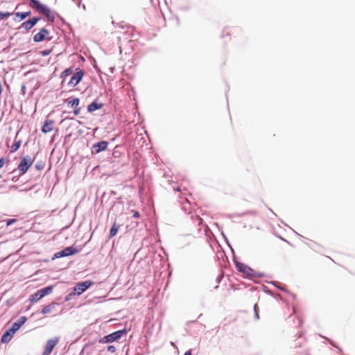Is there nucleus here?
Here are the masks:
<instances>
[{
	"label": "nucleus",
	"instance_id": "cd10ccee",
	"mask_svg": "<svg viewBox=\"0 0 355 355\" xmlns=\"http://www.w3.org/2000/svg\"><path fill=\"white\" fill-rule=\"evenodd\" d=\"M12 336L16 333V330H14L13 329H11L10 327L7 330Z\"/></svg>",
	"mask_w": 355,
	"mask_h": 355
},
{
	"label": "nucleus",
	"instance_id": "4be33fe9",
	"mask_svg": "<svg viewBox=\"0 0 355 355\" xmlns=\"http://www.w3.org/2000/svg\"><path fill=\"white\" fill-rule=\"evenodd\" d=\"M21 325H22V320H19L17 322H14L11 325L10 328L13 329L14 330L18 331L20 329V327H21Z\"/></svg>",
	"mask_w": 355,
	"mask_h": 355
},
{
	"label": "nucleus",
	"instance_id": "2eb2a0df",
	"mask_svg": "<svg viewBox=\"0 0 355 355\" xmlns=\"http://www.w3.org/2000/svg\"><path fill=\"white\" fill-rule=\"evenodd\" d=\"M103 107V104H98L96 102H92L87 107V111L92 112L96 110L101 109Z\"/></svg>",
	"mask_w": 355,
	"mask_h": 355
},
{
	"label": "nucleus",
	"instance_id": "dca6fc26",
	"mask_svg": "<svg viewBox=\"0 0 355 355\" xmlns=\"http://www.w3.org/2000/svg\"><path fill=\"white\" fill-rule=\"evenodd\" d=\"M29 5L32 8L35 9L38 12L40 10L41 8H42V6H44V5H42L37 0H30Z\"/></svg>",
	"mask_w": 355,
	"mask_h": 355
},
{
	"label": "nucleus",
	"instance_id": "c85d7f7f",
	"mask_svg": "<svg viewBox=\"0 0 355 355\" xmlns=\"http://www.w3.org/2000/svg\"><path fill=\"white\" fill-rule=\"evenodd\" d=\"M140 216L139 213L137 211H133V217L135 218H139Z\"/></svg>",
	"mask_w": 355,
	"mask_h": 355
},
{
	"label": "nucleus",
	"instance_id": "6ab92c4d",
	"mask_svg": "<svg viewBox=\"0 0 355 355\" xmlns=\"http://www.w3.org/2000/svg\"><path fill=\"white\" fill-rule=\"evenodd\" d=\"M119 227V226L116 223H114L110 231V238L114 236L117 234Z\"/></svg>",
	"mask_w": 355,
	"mask_h": 355
},
{
	"label": "nucleus",
	"instance_id": "6e6552de",
	"mask_svg": "<svg viewBox=\"0 0 355 355\" xmlns=\"http://www.w3.org/2000/svg\"><path fill=\"white\" fill-rule=\"evenodd\" d=\"M108 146V143L105 141H102L100 142H98L96 144H94L93 145V149H94L96 153H98L103 150H105L107 149Z\"/></svg>",
	"mask_w": 355,
	"mask_h": 355
},
{
	"label": "nucleus",
	"instance_id": "f257e3e1",
	"mask_svg": "<svg viewBox=\"0 0 355 355\" xmlns=\"http://www.w3.org/2000/svg\"><path fill=\"white\" fill-rule=\"evenodd\" d=\"M53 291V286L45 287L42 289L37 291L35 293L30 297V300L32 302H36L42 299L43 297L51 293Z\"/></svg>",
	"mask_w": 355,
	"mask_h": 355
},
{
	"label": "nucleus",
	"instance_id": "f704fd0d",
	"mask_svg": "<svg viewBox=\"0 0 355 355\" xmlns=\"http://www.w3.org/2000/svg\"><path fill=\"white\" fill-rule=\"evenodd\" d=\"M14 221V220H9L8 223H7V225H9L10 224H11L12 222Z\"/></svg>",
	"mask_w": 355,
	"mask_h": 355
},
{
	"label": "nucleus",
	"instance_id": "c756f323",
	"mask_svg": "<svg viewBox=\"0 0 355 355\" xmlns=\"http://www.w3.org/2000/svg\"><path fill=\"white\" fill-rule=\"evenodd\" d=\"M4 164H5L4 159H3V158L0 159V168H1V167H3V166L4 165Z\"/></svg>",
	"mask_w": 355,
	"mask_h": 355
},
{
	"label": "nucleus",
	"instance_id": "7c9ffc66",
	"mask_svg": "<svg viewBox=\"0 0 355 355\" xmlns=\"http://www.w3.org/2000/svg\"><path fill=\"white\" fill-rule=\"evenodd\" d=\"M35 167L38 169V170H41L43 168V166L42 165H40V164H37L35 166Z\"/></svg>",
	"mask_w": 355,
	"mask_h": 355
},
{
	"label": "nucleus",
	"instance_id": "b1692460",
	"mask_svg": "<svg viewBox=\"0 0 355 355\" xmlns=\"http://www.w3.org/2000/svg\"><path fill=\"white\" fill-rule=\"evenodd\" d=\"M254 313H255V315H256V318L257 319L259 318V313H258V305L257 304H255L254 306Z\"/></svg>",
	"mask_w": 355,
	"mask_h": 355
},
{
	"label": "nucleus",
	"instance_id": "5701e85b",
	"mask_svg": "<svg viewBox=\"0 0 355 355\" xmlns=\"http://www.w3.org/2000/svg\"><path fill=\"white\" fill-rule=\"evenodd\" d=\"M11 15H12V13L9 12L0 11V20L7 18V17H10Z\"/></svg>",
	"mask_w": 355,
	"mask_h": 355
},
{
	"label": "nucleus",
	"instance_id": "9d476101",
	"mask_svg": "<svg viewBox=\"0 0 355 355\" xmlns=\"http://www.w3.org/2000/svg\"><path fill=\"white\" fill-rule=\"evenodd\" d=\"M39 12L44 15L49 20L53 21L54 16L51 13V10L47 6H43Z\"/></svg>",
	"mask_w": 355,
	"mask_h": 355
},
{
	"label": "nucleus",
	"instance_id": "473e14b6",
	"mask_svg": "<svg viewBox=\"0 0 355 355\" xmlns=\"http://www.w3.org/2000/svg\"><path fill=\"white\" fill-rule=\"evenodd\" d=\"M30 12H24V15H23V17L24 19L26 18V17H28L29 15Z\"/></svg>",
	"mask_w": 355,
	"mask_h": 355
},
{
	"label": "nucleus",
	"instance_id": "c9c22d12",
	"mask_svg": "<svg viewBox=\"0 0 355 355\" xmlns=\"http://www.w3.org/2000/svg\"><path fill=\"white\" fill-rule=\"evenodd\" d=\"M184 355H191V352L188 351V352H185Z\"/></svg>",
	"mask_w": 355,
	"mask_h": 355
},
{
	"label": "nucleus",
	"instance_id": "a878e982",
	"mask_svg": "<svg viewBox=\"0 0 355 355\" xmlns=\"http://www.w3.org/2000/svg\"><path fill=\"white\" fill-rule=\"evenodd\" d=\"M51 50H45L41 52L42 55H48L51 53Z\"/></svg>",
	"mask_w": 355,
	"mask_h": 355
},
{
	"label": "nucleus",
	"instance_id": "4468645a",
	"mask_svg": "<svg viewBox=\"0 0 355 355\" xmlns=\"http://www.w3.org/2000/svg\"><path fill=\"white\" fill-rule=\"evenodd\" d=\"M38 20H39V19L36 18V17L31 18V19H28V21H26L25 23H24V26L25 27L26 29L29 30L33 26H35V24L37 22Z\"/></svg>",
	"mask_w": 355,
	"mask_h": 355
},
{
	"label": "nucleus",
	"instance_id": "f3484780",
	"mask_svg": "<svg viewBox=\"0 0 355 355\" xmlns=\"http://www.w3.org/2000/svg\"><path fill=\"white\" fill-rule=\"evenodd\" d=\"M12 337L13 336L8 331H6L1 336V341L2 343H7L12 339Z\"/></svg>",
	"mask_w": 355,
	"mask_h": 355
},
{
	"label": "nucleus",
	"instance_id": "f03ea898",
	"mask_svg": "<svg viewBox=\"0 0 355 355\" xmlns=\"http://www.w3.org/2000/svg\"><path fill=\"white\" fill-rule=\"evenodd\" d=\"M125 331L124 330H119L115 332H113L107 336H104L103 338L100 340V343H112L120 338H121Z\"/></svg>",
	"mask_w": 355,
	"mask_h": 355
},
{
	"label": "nucleus",
	"instance_id": "1a4fd4ad",
	"mask_svg": "<svg viewBox=\"0 0 355 355\" xmlns=\"http://www.w3.org/2000/svg\"><path fill=\"white\" fill-rule=\"evenodd\" d=\"M54 128V121L53 120H46L42 128V131L44 133L51 132Z\"/></svg>",
	"mask_w": 355,
	"mask_h": 355
},
{
	"label": "nucleus",
	"instance_id": "20e7f679",
	"mask_svg": "<svg viewBox=\"0 0 355 355\" xmlns=\"http://www.w3.org/2000/svg\"><path fill=\"white\" fill-rule=\"evenodd\" d=\"M78 252V250L75 249L73 247H72V246L67 247V248H65L64 250H60V251L56 252L54 254V256L53 257V259H58V258H61V257H68V256H70V255L75 254H76Z\"/></svg>",
	"mask_w": 355,
	"mask_h": 355
},
{
	"label": "nucleus",
	"instance_id": "423d86ee",
	"mask_svg": "<svg viewBox=\"0 0 355 355\" xmlns=\"http://www.w3.org/2000/svg\"><path fill=\"white\" fill-rule=\"evenodd\" d=\"M49 32L46 28H42L40 31L34 35L33 40L36 42H40L44 40H50L51 38L49 37L48 35Z\"/></svg>",
	"mask_w": 355,
	"mask_h": 355
},
{
	"label": "nucleus",
	"instance_id": "a211bd4d",
	"mask_svg": "<svg viewBox=\"0 0 355 355\" xmlns=\"http://www.w3.org/2000/svg\"><path fill=\"white\" fill-rule=\"evenodd\" d=\"M33 159L24 157V173L28 170L30 166L33 164Z\"/></svg>",
	"mask_w": 355,
	"mask_h": 355
},
{
	"label": "nucleus",
	"instance_id": "9b49d317",
	"mask_svg": "<svg viewBox=\"0 0 355 355\" xmlns=\"http://www.w3.org/2000/svg\"><path fill=\"white\" fill-rule=\"evenodd\" d=\"M79 99L78 98H73L72 100L69 101V104L71 105V107H74L75 109L73 110V113L75 115H78L80 112V107H78L79 105Z\"/></svg>",
	"mask_w": 355,
	"mask_h": 355
},
{
	"label": "nucleus",
	"instance_id": "aec40b11",
	"mask_svg": "<svg viewBox=\"0 0 355 355\" xmlns=\"http://www.w3.org/2000/svg\"><path fill=\"white\" fill-rule=\"evenodd\" d=\"M73 73L72 68H67L61 73V78L65 79L67 76Z\"/></svg>",
	"mask_w": 355,
	"mask_h": 355
},
{
	"label": "nucleus",
	"instance_id": "f8f14e48",
	"mask_svg": "<svg viewBox=\"0 0 355 355\" xmlns=\"http://www.w3.org/2000/svg\"><path fill=\"white\" fill-rule=\"evenodd\" d=\"M236 267L239 272H241L248 275L251 272V269L244 263L237 262L236 263Z\"/></svg>",
	"mask_w": 355,
	"mask_h": 355
},
{
	"label": "nucleus",
	"instance_id": "393cba45",
	"mask_svg": "<svg viewBox=\"0 0 355 355\" xmlns=\"http://www.w3.org/2000/svg\"><path fill=\"white\" fill-rule=\"evenodd\" d=\"M107 351H109L112 353H114L116 352V348L113 345H110L107 347Z\"/></svg>",
	"mask_w": 355,
	"mask_h": 355
},
{
	"label": "nucleus",
	"instance_id": "2f4dec72",
	"mask_svg": "<svg viewBox=\"0 0 355 355\" xmlns=\"http://www.w3.org/2000/svg\"><path fill=\"white\" fill-rule=\"evenodd\" d=\"M19 170H22V161L20 162V163L18 165Z\"/></svg>",
	"mask_w": 355,
	"mask_h": 355
},
{
	"label": "nucleus",
	"instance_id": "e433bc0d",
	"mask_svg": "<svg viewBox=\"0 0 355 355\" xmlns=\"http://www.w3.org/2000/svg\"><path fill=\"white\" fill-rule=\"evenodd\" d=\"M26 320V318L24 317V320H23L24 324L25 323Z\"/></svg>",
	"mask_w": 355,
	"mask_h": 355
},
{
	"label": "nucleus",
	"instance_id": "0eeeda50",
	"mask_svg": "<svg viewBox=\"0 0 355 355\" xmlns=\"http://www.w3.org/2000/svg\"><path fill=\"white\" fill-rule=\"evenodd\" d=\"M93 283L90 281H85L76 284L74 287V291H76L78 295L82 294L87 290Z\"/></svg>",
	"mask_w": 355,
	"mask_h": 355
},
{
	"label": "nucleus",
	"instance_id": "39448f33",
	"mask_svg": "<svg viewBox=\"0 0 355 355\" xmlns=\"http://www.w3.org/2000/svg\"><path fill=\"white\" fill-rule=\"evenodd\" d=\"M59 342L58 338H54L47 340L45 345L44 350L42 355H50L53 348L57 345Z\"/></svg>",
	"mask_w": 355,
	"mask_h": 355
},
{
	"label": "nucleus",
	"instance_id": "bb28decb",
	"mask_svg": "<svg viewBox=\"0 0 355 355\" xmlns=\"http://www.w3.org/2000/svg\"><path fill=\"white\" fill-rule=\"evenodd\" d=\"M12 336L16 333V330H14L13 329H11L10 327L7 330Z\"/></svg>",
	"mask_w": 355,
	"mask_h": 355
},
{
	"label": "nucleus",
	"instance_id": "7ed1b4c3",
	"mask_svg": "<svg viewBox=\"0 0 355 355\" xmlns=\"http://www.w3.org/2000/svg\"><path fill=\"white\" fill-rule=\"evenodd\" d=\"M84 76L83 71L80 68L76 69L75 73L71 76L70 80L68 83V85L71 87L76 86L82 80Z\"/></svg>",
	"mask_w": 355,
	"mask_h": 355
},
{
	"label": "nucleus",
	"instance_id": "ddd939ff",
	"mask_svg": "<svg viewBox=\"0 0 355 355\" xmlns=\"http://www.w3.org/2000/svg\"><path fill=\"white\" fill-rule=\"evenodd\" d=\"M56 305L57 303L53 302L49 305L44 306L42 310V313L46 315L53 312Z\"/></svg>",
	"mask_w": 355,
	"mask_h": 355
},
{
	"label": "nucleus",
	"instance_id": "72a5a7b5",
	"mask_svg": "<svg viewBox=\"0 0 355 355\" xmlns=\"http://www.w3.org/2000/svg\"><path fill=\"white\" fill-rule=\"evenodd\" d=\"M16 15H17V17H20V18H21V19H22V13H21V14H20V13L17 12V13L16 14Z\"/></svg>",
	"mask_w": 355,
	"mask_h": 355
},
{
	"label": "nucleus",
	"instance_id": "412c9836",
	"mask_svg": "<svg viewBox=\"0 0 355 355\" xmlns=\"http://www.w3.org/2000/svg\"><path fill=\"white\" fill-rule=\"evenodd\" d=\"M21 146V141L19 140L17 141H15L10 148V153H15L16 152Z\"/></svg>",
	"mask_w": 355,
	"mask_h": 355
}]
</instances>
